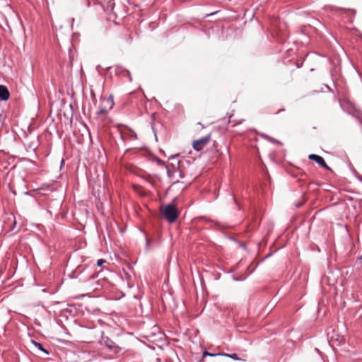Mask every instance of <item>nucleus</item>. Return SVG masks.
<instances>
[{
    "label": "nucleus",
    "mask_w": 362,
    "mask_h": 362,
    "mask_svg": "<svg viewBox=\"0 0 362 362\" xmlns=\"http://www.w3.org/2000/svg\"><path fill=\"white\" fill-rule=\"evenodd\" d=\"M35 346H37L40 350L42 351L43 352H45V354H48L49 352L47 350H46L45 349L43 348L42 345L39 343V342H35Z\"/></svg>",
    "instance_id": "1a4fd4ad"
},
{
    "label": "nucleus",
    "mask_w": 362,
    "mask_h": 362,
    "mask_svg": "<svg viewBox=\"0 0 362 362\" xmlns=\"http://www.w3.org/2000/svg\"><path fill=\"white\" fill-rule=\"evenodd\" d=\"M220 354H221V353H218V354H211L208 351H204L203 353V357H205L206 356H221Z\"/></svg>",
    "instance_id": "9d476101"
},
{
    "label": "nucleus",
    "mask_w": 362,
    "mask_h": 362,
    "mask_svg": "<svg viewBox=\"0 0 362 362\" xmlns=\"http://www.w3.org/2000/svg\"><path fill=\"white\" fill-rule=\"evenodd\" d=\"M107 111L105 108H100L99 110V113L100 114H106Z\"/></svg>",
    "instance_id": "ddd939ff"
},
{
    "label": "nucleus",
    "mask_w": 362,
    "mask_h": 362,
    "mask_svg": "<svg viewBox=\"0 0 362 362\" xmlns=\"http://www.w3.org/2000/svg\"><path fill=\"white\" fill-rule=\"evenodd\" d=\"M9 97L10 93L6 86L0 85V99L1 100L6 101L8 100Z\"/></svg>",
    "instance_id": "39448f33"
},
{
    "label": "nucleus",
    "mask_w": 362,
    "mask_h": 362,
    "mask_svg": "<svg viewBox=\"0 0 362 362\" xmlns=\"http://www.w3.org/2000/svg\"><path fill=\"white\" fill-rule=\"evenodd\" d=\"M262 136L264 139L268 140L269 141H270V142H272L273 144H280V142L278 140H276V139H274V138H272V137H271V136H269L268 135L262 134Z\"/></svg>",
    "instance_id": "0eeeda50"
},
{
    "label": "nucleus",
    "mask_w": 362,
    "mask_h": 362,
    "mask_svg": "<svg viewBox=\"0 0 362 362\" xmlns=\"http://www.w3.org/2000/svg\"><path fill=\"white\" fill-rule=\"evenodd\" d=\"M211 136L209 134L204 136L197 140L194 141L193 148L197 151H199L209 142Z\"/></svg>",
    "instance_id": "f03ea898"
},
{
    "label": "nucleus",
    "mask_w": 362,
    "mask_h": 362,
    "mask_svg": "<svg viewBox=\"0 0 362 362\" xmlns=\"http://www.w3.org/2000/svg\"><path fill=\"white\" fill-rule=\"evenodd\" d=\"M107 103L110 104V108L112 109L114 105L113 100L112 99H107Z\"/></svg>",
    "instance_id": "f8f14e48"
},
{
    "label": "nucleus",
    "mask_w": 362,
    "mask_h": 362,
    "mask_svg": "<svg viewBox=\"0 0 362 362\" xmlns=\"http://www.w3.org/2000/svg\"><path fill=\"white\" fill-rule=\"evenodd\" d=\"M146 245H147V246L149 245V241L148 239L146 240Z\"/></svg>",
    "instance_id": "4468645a"
},
{
    "label": "nucleus",
    "mask_w": 362,
    "mask_h": 362,
    "mask_svg": "<svg viewBox=\"0 0 362 362\" xmlns=\"http://www.w3.org/2000/svg\"><path fill=\"white\" fill-rule=\"evenodd\" d=\"M117 73L122 76L128 77L129 81H132L131 74L128 70L123 69L122 68H117Z\"/></svg>",
    "instance_id": "423d86ee"
},
{
    "label": "nucleus",
    "mask_w": 362,
    "mask_h": 362,
    "mask_svg": "<svg viewBox=\"0 0 362 362\" xmlns=\"http://www.w3.org/2000/svg\"><path fill=\"white\" fill-rule=\"evenodd\" d=\"M101 344L106 346L110 350L114 351L115 353H117L119 350L117 345L108 337L103 338Z\"/></svg>",
    "instance_id": "20e7f679"
},
{
    "label": "nucleus",
    "mask_w": 362,
    "mask_h": 362,
    "mask_svg": "<svg viewBox=\"0 0 362 362\" xmlns=\"http://www.w3.org/2000/svg\"><path fill=\"white\" fill-rule=\"evenodd\" d=\"M308 158L312 160H315L317 163H318L321 167L324 169L330 170V168L327 165L324 158L318 155L310 154L308 156Z\"/></svg>",
    "instance_id": "7ed1b4c3"
},
{
    "label": "nucleus",
    "mask_w": 362,
    "mask_h": 362,
    "mask_svg": "<svg viewBox=\"0 0 362 362\" xmlns=\"http://www.w3.org/2000/svg\"><path fill=\"white\" fill-rule=\"evenodd\" d=\"M220 355L230 358L234 360H240V358L238 357V355L236 354H229L221 353V354H220Z\"/></svg>",
    "instance_id": "6e6552de"
},
{
    "label": "nucleus",
    "mask_w": 362,
    "mask_h": 362,
    "mask_svg": "<svg viewBox=\"0 0 362 362\" xmlns=\"http://www.w3.org/2000/svg\"><path fill=\"white\" fill-rule=\"evenodd\" d=\"M162 214L164 218L170 223H173L175 221L178 216V212L176 206L170 204L164 207L162 211Z\"/></svg>",
    "instance_id": "f257e3e1"
},
{
    "label": "nucleus",
    "mask_w": 362,
    "mask_h": 362,
    "mask_svg": "<svg viewBox=\"0 0 362 362\" xmlns=\"http://www.w3.org/2000/svg\"><path fill=\"white\" fill-rule=\"evenodd\" d=\"M359 259H362V255H361V256L360 257V258H359Z\"/></svg>",
    "instance_id": "2eb2a0df"
},
{
    "label": "nucleus",
    "mask_w": 362,
    "mask_h": 362,
    "mask_svg": "<svg viewBox=\"0 0 362 362\" xmlns=\"http://www.w3.org/2000/svg\"><path fill=\"white\" fill-rule=\"evenodd\" d=\"M105 262V260H104V259H98V262H97V265H98V267H100V266H102Z\"/></svg>",
    "instance_id": "9b49d317"
}]
</instances>
